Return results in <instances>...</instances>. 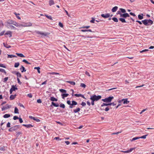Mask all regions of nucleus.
Masks as SVG:
<instances>
[{
    "instance_id": "f3484780",
    "label": "nucleus",
    "mask_w": 154,
    "mask_h": 154,
    "mask_svg": "<svg viewBox=\"0 0 154 154\" xmlns=\"http://www.w3.org/2000/svg\"><path fill=\"white\" fill-rule=\"evenodd\" d=\"M12 23H13L12 24L14 25L15 26H16L17 27L20 26V24H18L16 22L14 21Z\"/></svg>"
},
{
    "instance_id": "aec40b11",
    "label": "nucleus",
    "mask_w": 154,
    "mask_h": 154,
    "mask_svg": "<svg viewBox=\"0 0 154 154\" xmlns=\"http://www.w3.org/2000/svg\"><path fill=\"white\" fill-rule=\"evenodd\" d=\"M50 100L52 101H57L58 100L57 99L54 97H51Z\"/></svg>"
},
{
    "instance_id": "f257e3e1",
    "label": "nucleus",
    "mask_w": 154,
    "mask_h": 154,
    "mask_svg": "<svg viewBox=\"0 0 154 154\" xmlns=\"http://www.w3.org/2000/svg\"><path fill=\"white\" fill-rule=\"evenodd\" d=\"M142 22L146 26L152 25L153 23V21L150 19H145L142 20Z\"/></svg>"
},
{
    "instance_id": "79ce46f5",
    "label": "nucleus",
    "mask_w": 154,
    "mask_h": 154,
    "mask_svg": "<svg viewBox=\"0 0 154 154\" xmlns=\"http://www.w3.org/2000/svg\"><path fill=\"white\" fill-rule=\"evenodd\" d=\"M34 69H37L38 72L39 73H40V68L39 67H35L34 68Z\"/></svg>"
},
{
    "instance_id": "bb28decb",
    "label": "nucleus",
    "mask_w": 154,
    "mask_h": 154,
    "mask_svg": "<svg viewBox=\"0 0 154 154\" xmlns=\"http://www.w3.org/2000/svg\"><path fill=\"white\" fill-rule=\"evenodd\" d=\"M66 82L73 85H75V82L73 81H67Z\"/></svg>"
},
{
    "instance_id": "a878e982",
    "label": "nucleus",
    "mask_w": 154,
    "mask_h": 154,
    "mask_svg": "<svg viewBox=\"0 0 154 154\" xmlns=\"http://www.w3.org/2000/svg\"><path fill=\"white\" fill-rule=\"evenodd\" d=\"M80 109L79 108H78L76 109H74L73 110V112L75 113H76L80 111Z\"/></svg>"
},
{
    "instance_id": "39448f33",
    "label": "nucleus",
    "mask_w": 154,
    "mask_h": 154,
    "mask_svg": "<svg viewBox=\"0 0 154 154\" xmlns=\"http://www.w3.org/2000/svg\"><path fill=\"white\" fill-rule=\"evenodd\" d=\"M32 23L30 22H28L27 23H22L20 24V26L23 27H29L32 26Z\"/></svg>"
},
{
    "instance_id": "9d476101",
    "label": "nucleus",
    "mask_w": 154,
    "mask_h": 154,
    "mask_svg": "<svg viewBox=\"0 0 154 154\" xmlns=\"http://www.w3.org/2000/svg\"><path fill=\"white\" fill-rule=\"evenodd\" d=\"M135 149V147L132 148H130L129 149L127 150V151H121V152H124L125 153H128L131 152L133 150Z\"/></svg>"
},
{
    "instance_id": "393cba45",
    "label": "nucleus",
    "mask_w": 154,
    "mask_h": 154,
    "mask_svg": "<svg viewBox=\"0 0 154 154\" xmlns=\"http://www.w3.org/2000/svg\"><path fill=\"white\" fill-rule=\"evenodd\" d=\"M69 95L68 94H61L62 98L63 99H64L65 97H67Z\"/></svg>"
},
{
    "instance_id": "f03ea898",
    "label": "nucleus",
    "mask_w": 154,
    "mask_h": 154,
    "mask_svg": "<svg viewBox=\"0 0 154 154\" xmlns=\"http://www.w3.org/2000/svg\"><path fill=\"white\" fill-rule=\"evenodd\" d=\"M101 97L100 95L96 96L95 95H92L91 96L90 99L95 101H97L100 99Z\"/></svg>"
},
{
    "instance_id": "20e7f679",
    "label": "nucleus",
    "mask_w": 154,
    "mask_h": 154,
    "mask_svg": "<svg viewBox=\"0 0 154 154\" xmlns=\"http://www.w3.org/2000/svg\"><path fill=\"white\" fill-rule=\"evenodd\" d=\"M72 103H71V102L70 100H67L66 102L67 104L69 105V108H73L74 105H76L77 104V102L74 100L72 101Z\"/></svg>"
},
{
    "instance_id": "2f4dec72",
    "label": "nucleus",
    "mask_w": 154,
    "mask_h": 154,
    "mask_svg": "<svg viewBox=\"0 0 154 154\" xmlns=\"http://www.w3.org/2000/svg\"><path fill=\"white\" fill-rule=\"evenodd\" d=\"M11 116L9 114H5L3 116V117L5 118H7L10 117Z\"/></svg>"
},
{
    "instance_id": "e433bc0d",
    "label": "nucleus",
    "mask_w": 154,
    "mask_h": 154,
    "mask_svg": "<svg viewBox=\"0 0 154 154\" xmlns=\"http://www.w3.org/2000/svg\"><path fill=\"white\" fill-rule=\"evenodd\" d=\"M14 14L16 16V17L18 18V19L19 20L21 19L20 17L19 16L20 14H17L16 12H14Z\"/></svg>"
},
{
    "instance_id": "6e6d98bb",
    "label": "nucleus",
    "mask_w": 154,
    "mask_h": 154,
    "mask_svg": "<svg viewBox=\"0 0 154 154\" xmlns=\"http://www.w3.org/2000/svg\"><path fill=\"white\" fill-rule=\"evenodd\" d=\"M108 106V103H103L101 105V106Z\"/></svg>"
},
{
    "instance_id": "473e14b6",
    "label": "nucleus",
    "mask_w": 154,
    "mask_h": 154,
    "mask_svg": "<svg viewBox=\"0 0 154 154\" xmlns=\"http://www.w3.org/2000/svg\"><path fill=\"white\" fill-rule=\"evenodd\" d=\"M16 54L19 57H25V56L22 54L16 53Z\"/></svg>"
},
{
    "instance_id": "bf43d9fd",
    "label": "nucleus",
    "mask_w": 154,
    "mask_h": 154,
    "mask_svg": "<svg viewBox=\"0 0 154 154\" xmlns=\"http://www.w3.org/2000/svg\"><path fill=\"white\" fill-rule=\"evenodd\" d=\"M8 77H5L4 79L3 82H6L8 80Z\"/></svg>"
},
{
    "instance_id": "09e8293b",
    "label": "nucleus",
    "mask_w": 154,
    "mask_h": 154,
    "mask_svg": "<svg viewBox=\"0 0 154 154\" xmlns=\"http://www.w3.org/2000/svg\"><path fill=\"white\" fill-rule=\"evenodd\" d=\"M23 62L25 63L28 64H30L31 63H29L26 60L24 59L23 60Z\"/></svg>"
},
{
    "instance_id": "f8f14e48",
    "label": "nucleus",
    "mask_w": 154,
    "mask_h": 154,
    "mask_svg": "<svg viewBox=\"0 0 154 154\" xmlns=\"http://www.w3.org/2000/svg\"><path fill=\"white\" fill-rule=\"evenodd\" d=\"M101 16L102 17L105 18H107L109 17L110 16V15L109 13H107L106 14H103L101 15Z\"/></svg>"
},
{
    "instance_id": "774afa93",
    "label": "nucleus",
    "mask_w": 154,
    "mask_h": 154,
    "mask_svg": "<svg viewBox=\"0 0 154 154\" xmlns=\"http://www.w3.org/2000/svg\"><path fill=\"white\" fill-rule=\"evenodd\" d=\"M19 122L20 123H22L23 122V121L21 118H19Z\"/></svg>"
},
{
    "instance_id": "cd10ccee",
    "label": "nucleus",
    "mask_w": 154,
    "mask_h": 154,
    "mask_svg": "<svg viewBox=\"0 0 154 154\" xmlns=\"http://www.w3.org/2000/svg\"><path fill=\"white\" fill-rule=\"evenodd\" d=\"M20 70L21 71V72H26V70L24 66H21V67L20 68Z\"/></svg>"
},
{
    "instance_id": "a211bd4d",
    "label": "nucleus",
    "mask_w": 154,
    "mask_h": 154,
    "mask_svg": "<svg viewBox=\"0 0 154 154\" xmlns=\"http://www.w3.org/2000/svg\"><path fill=\"white\" fill-rule=\"evenodd\" d=\"M74 96L76 97H81L84 98H85V97L84 95L81 94H75Z\"/></svg>"
},
{
    "instance_id": "4468645a",
    "label": "nucleus",
    "mask_w": 154,
    "mask_h": 154,
    "mask_svg": "<svg viewBox=\"0 0 154 154\" xmlns=\"http://www.w3.org/2000/svg\"><path fill=\"white\" fill-rule=\"evenodd\" d=\"M52 105L56 107H58L59 106V105L57 103H55L53 102H52L51 104V106H52Z\"/></svg>"
},
{
    "instance_id": "0eeeda50",
    "label": "nucleus",
    "mask_w": 154,
    "mask_h": 154,
    "mask_svg": "<svg viewBox=\"0 0 154 154\" xmlns=\"http://www.w3.org/2000/svg\"><path fill=\"white\" fill-rule=\"evenodd\" d=\"M19 128L18 125H15L10 128L8 131L10 132L15 131Z\"/></svg>"
},
{
    "instance_id": "58836bf2",
    "label": "nucleus",
    "mask_w": 154,
    "mask_h": 154,
    "mask_svg": "<svg viewBox=\"0 0 154 154\" xmlns=\"http://www.w3.org/2000/svg\"><path fill=\"white\" fill-rule=\"evenodd\" d=\"M20 65L19 62L15 63L14 64V67L15 68L18 67Z\"/></svg>"
},
{
    "instance_id": "37998d69",
    "label": "nucleus",
    "mask_w": 154,
    "mask_h": 154,
    "mask_svg": "<svg viewBox=\"0 0 154 154\" xmlns=\"http://www.w3.org/2000/svg\"><path fill=\"white\" fill-rule=\"evenodd\" d=\"M45 16L48 19H50V20H53L52 18V17L51 16H48V15H45Z\"/></svg>"
},
{
    "instance_id": "69168bd1",
    "label": "nucleus",
    "mask_w": 154,
    "mask_h": 154,
    "mask_svg": "<svg viewBox=\"0 0 154 154\" xmlns=\"http://www.w3.org/2000/svg\"><path fill=\"white\" fill-rule=\"evenodd\" d=\"M17 81H18V83L19 84H21L22 83L20 82L19 79V78H17Z\"/></svg>"
},
{
    "instance_id": "7c9ffc66",
    "label": "nucleus",
    "mask_w": 154,
    "mask_h": 154,
    "mask_svg": "<svg viewBox=\"0 0 154 154\" xmlns=\"http://www.w3.org/2000/svg\"><path fill=\"white\" fill-rule=\"evenodd\" d=\"M49 5L50 6L54 5V3L53 0H50L49 2Z\"/></svg>"
},
{
    "instance_id": "de8ad7c7",
    "label": "nucleus",
    "mask_w": 154,
    "mask_h": 154,
    "mask_svg": "<svg viewBox=\"0 0 154 154\" xmlns=\"http://www.w3.org/2000/svg\"><path fill=\"white\" fill-rule=\"evenodd\" d=\"M59 106L60 107L63 109L65 107V105L63 103L60 104Z\"/></svg>"
},
{
    "instance_id": "4be33fe9",
    "label": "nucleus",
    "mask_w": 154,
    "mask_h": 154,
    "mask_svg": "<svg viewBox=\"0 0 154 154\" xmlns=\"http://www.w3.org/2000/svg\"><path fill=\"white\" fill-rule=\"evenodd\" d=\"M118 8V7L117 6H115L112 9V11L113 12H115L116 11L117 9Z\"/></svg>"
},
{
    "instance_id": "680f3d73",
    "label": "nucleus",
    "mask_w": 154,
    "mask_h": 154,
    "mask_svg": "<svg viewBox=\"0 0 154 154\" xmlns=\"http://www.w3.org/2000/svg\"><path fill=\"white\" fill-rule=\"evenodd\" d=\"M4 26V24L2 21L0 22V27H3Z\"/></svg>"
},
{
    "instance_id": "412c9836",
    "label": "nucleus",
    "mask_w": 154,
    "mask_h": 154,
    "mask_svg": "<svg viewBox=\"0 0 154 154\" xmlns=\"http://www.w3.org/2000/svg\"><path fill=\"white\" fill-rule=\"evenodd\" d=\"M3 45L5 47L7 48H11V47L10 45H9L8 44L5 43H3Z\"/></svg>"
},
{
    "instance_id": "5fc2aeb1",
    "label": "nucleus",
    "mask_w": 154,
    "mask_h": 154,
    "mask_svg": "<svg viewBox=\"0 0 154 154\" xmlns=\"http://www.w3.org/2000/svg\"><path fill=\"white\" fill-rule=\"evenodd\" d=\"M95 21V19L94 18H92V20L90 21V22L92 23H94Z\"/></svg>"
},
{
    "instance_id": "49530a36",
    "label": "nucleus",
    "mask_w": 154,
    "mask_h": 154,
    "mask_svg": "<svg viewBox=\"0 0 154 154\" xmlns=\"http://www.w3.org/2000/svg\"><path fill=\"white\" fill-rule=\"evenodd\" d=\"M59 91L62 93H66V90L63 89H60Z\"/></svg>"
},
{
    "instance_id": "9b49d317",
    "label": "nucleus",
    "mask_w": 154,
    "mask_h": 154,
    "mask_svg": "<svg viewBox=\"0 0 154 154\" xmlns=\"http://www.w3.org/2000/svg\"><path fill=\"white\" fill-rule=\"evenodd\" d=\"M11 106L7 104L5 106H4L2 108V111H4L5 110L7 109L10 108Z\"/></svg>"
},
{
    "instance_id": "f704fd0d",
    "label": "nucleus",
    "mask_w": 154,
    "mask_h": 154,
    "mask_svg": "<svg viewBox=\"0 0 154 154\" xmlns=\"http://www.w3.org/2000/svg\"><path fill=\"white\" fill-rule=\"evenodd\" d=\"M14 21H12L11 20H9L6 22V23L7 25L8 24H12L13 22Z\"/></svg>"
},
{
    "instance_id": "603ef678",
    "label": "nucleus",
    "mask_w": 154,
    "mask_h": 154,
    "mask_svg": "<svg viewBox=\"0 0 154 154\" xmlns=\"http://www.w3.org/2000/svg\"><path fill=\"white\" fill-rule=\"evenodd\" d=\"M0 70H1L0 72L4 73L5 74L6 73V71L4 69L1 68Z\"/></svg>"
},
{
    "instance_id": "052dcab7",
    "label": "nucleus",
    "mask_w": 154,
    "mask_h": 154,
    "mask_svg": "<svg viewBox=\"0 0 154 154\" xmlns=\"http://www.w3.org/2000/svg\"><path fill=\"white\" fill-rule=\"evenodd\" d=\"M33 120L35 121H36L38 122H40V120L39 119H38L37 118H35V119H34Z\"/></svg>"
},
{
    "instance_id": "c03bdc74",
    "label": "nucleus",
    "mask_w": 154,
    "mask_h": 154,
    "mask_svg": "<svg viewBox=\"0 0 154 154\" xmlns=\"http://www.w3.org/2000/svg\"><path fill=\"white\" fill-rule=\"evenodd\" d=\"M80 86L81 87L85 88L86 87V85L85 84L83 83H81L80 84Z\"/></svg>"
},
{
    "instance_id": "72a5a7b5",
    "label": "nucleus",
    "mask_w": 154,
    "mask_h": 154,
    "mask_svg": "<svg viewBox=\"0 0 154 154\" xmlns=\"http://www.w3.org/2000/svg\"><path fill=\"white\" fill-rule=\"evenodd\" d=\"M119 10L120 11H119L120 12H121V13H125L126 12L125 10V9H123V8H120L119 9Z\"/></svg>"
},
{
    "instance_id": "dca6fc26",
    "label": "nucleus",
    "mask_w": 154,
    "mask_h": 154,
    "mask_svg": "<svg viewBox=\"0 0 154 154\" xmlns=\"http://www.w3.org/2000/svg\"><path fill=\"white\" fill-rule=\"evenodd\" d=\"M22 125L23 126H25L27 128H30L32 127L33 126V125L30 124L28 125L23 124Z\"/></svg>"
},
{
    "instance_id": "c9c22d12",
    "label": "nucleus",
    "mask_w": 154,
    "mask_h": 154,
    "mask_svg": "<svg viewBox=\"0 0 154 154\" xmlns=\"http://www.w3.org/2000/svg\"><path fill=\"white\" fill-rule=\"evenodd\" d=\"M14 112L15 113H16V114L19 113V110H18V109L16 107H15L14 109Z\"/></svg>"
},
{
    "instance_id": "b1692460",
    "label": "nucleus",
    "mask_w": 154,
    "mask_h": 154,
    "mask_svg": "<svg viewBox=\"0 0 154 154\" xmlns=\"http://www.w3.org/2000/svg\"><path fill=\"white\" fill-rule=\"evenodd\" d=\"M138 17L139 20H142L143 18V14H139L138 15Z\"/></svg>"
},
{
    "instance_id": "c756f323",
    "label": "nucleus",
    "mask_w": 154,
    "mask_h": 154,
    "mask_svg": "<svg viewBox=\"0 0 154 154\" xmlns=\"http://www.w3.org/2000/svg\"><path fill=\"white\" fill-rule=\"evenodd\" d=\"M80 36L81 37H82L83 38H92V37L90 36H87V35H81Z\"/></svg>"
},
{
    "instance_id": "8fccbe9b",
    "label": "nucleus",
    "mask_w": 154,
    "mask_h": 154,
    "mask_svg": "<svg viewBox=\"0 0 154 154\" xmlns=\"http://www.w3.org/2000/svg\"><path fill=\"white\" fill-rule=\"evenodd\" d=\"M147 136V135H144L142 136L139 137V138H140L145 139Z\"/></svg>"
},
{
    "instance_id": "a19ab883",
    "label": "nucleus",
    "mask_w": 154,
    "mask_h": 154,
    "mask_svg": "<svg viewBox=\"0 0 154 154\" xmlns=\"http://www.w3.org/2000/svg\"><path fill=\"white\" fill-rule=\"evenodd\" d=\"M139 139H140L139 137H136L133 138L132 139H131V141H132L137 140Z\"/></svg>"
},
{
    "instance_id": "ea45409f",
    "label": "nucleus",
    "mask_w": 154,
    "mask_h": 154,
    "mask_svg": "<svg viewBox=\"0 0 154 154\" xmlns=\"http://www.w3.org/2000/svg\"><path fill=\"white\" fill-rule=\"evenodd\" d=\"M16 57V56L13 55H8V58Z\"/></svg>"
},
{
    "instance_id": "1a4fd4ad",
    "label": "nucleus",
    "mask_w": 154,
    "mask_h": 154,
    "mask_svg": "<svg viewBox=\"0 0 154 154\" xmlns=\"http://www.w3.org/2000/svg\"><path fill=\"white\" fill-rule=\"evenodd\" d=\"M16 85H13L11 86V88L10 90V94H11L13 91H15L16 90H17V87H15Z\"/></svg>"
},
{
    "instance_id": "e2e57ef3",
    "label": "nucleus",
    "mask_w": 154,
    "mask_h": 154,
    "mask_svg": "<svg viewBox=\"0 0 154 154\" xmlns=\"http://www.w3.org/2000/svg\"><path fill=\"white\" fill-rule=\"evenodd\" d=\"M59 25L61 27H63V24L60 22H59Z\"/></svg>"
},
{
    "instance_id": "338daca9",
    "label": "nucleus",
    "mask_w": 154,
    "mask_h": 154,
    "mask_svg": "<svg viewBox=\"0 0 154 154\" xmlns=\"http://www.w3.org/2000/svg\"><path fill=\"white\" fill-rule=\"evenodd\" d=\"M37 102L38 103H41L42 102L40 99H38L37 100Z\"/></svg>"
},
{
    "instance_id": "a18cd8bd",
    "label": "nucleus",
    "mask_w": 154,
    "mask_h": 154,
    "mask_svg": "<svg viewBox=\"0 0 154 154\" xmlns=\"http://www.w3.org/2000/svg\"><path fill=\"white\" fill-rule=\"evenodd\" d=\"M112 19L114 22H117L118 21V19L116 17H113Z\"/></svg>"
},
{
    "instance_id": "864d4df0",
    "label": "nucleus",
    "mask_w": 154,
    "mask_h": 154,
    "mask_svg": "<svg viewBox=\"0 0 154 154\" xmlns=\"http://www.w3.org/2000/svg\"><path fill=\"white\" fill-rule=\"evenodd\" d=\"M90 27V26H82L81 28H82V29H84V28L88 29Z\"/></svg>"
},
{
    "instance_id": "13d9d810",
    "label": "nucleus",
    "mask_w": 154,
    "mask_h": 154,
    "mask_svg": "<svg viewBox=\"0 0 154 154\" xmlns=\"http://www.w3.org/2000/svg\"><path fill=\"white\" fill-rule=\"evenodd\" d=\"M19 118V117L17 116H14L13 119L14 120H16L17 119H18Z\"/></svg>"
},
{
    "instance_id": "c85d7f7f",
    "label": "nucleus",
    "mask_w": 154,
    "mask_h": 154,
    "mask_svg": "<svg viewBox=\"0 0 154 154\" xmlns=\"http://www.w3.org/2000/svg\"><path fill=\"white\" fill-rule=\"evenodd\" d=\"M16 96V94H15L14 95H11L10 97V100H14Z\"/></svg>"
},
{
    "instance_id": "423d86ee",
    "label": "nucleus",
    "mask_w": 154,
    "mask_h": 154,
    "mask_svg": "<svg viewBox=\"0 0 154 154\" xmlns=\"http://www.w3.org/2000/svg\"><path fill=\"white\" fill-rule=\"evenodd\" d=\"M113 98V97H109L104 99H102V100L105 102L108 103L110 102Z\"/></svg>"
},
{
    "instance_id": "6ab92c4d",
    "label": "nucleus",
    "mask_w": 154,
    "mask_h": 154,
    "mask_svg": "<svg viewBox=\"0 0 154 154\" xmlns=\"http://www.w3.org/2000/svg\"><path fill=\"white\" fill-rule=\"evenodd\" d=\"M14 73L17 75V78H20L21 77V74L18 72H14Z\"/></svg>"
},
{
    "instance_id": "4d7b16f0",
    "label": "nucleus",
    "mask_w": 154,
    "mask_h": 154,
    "mask_svg": "<svg viewBox=\"0 0 154 154\" xmlns=\"http://www.w3.org/2000/svg\"><path fill=\"white\" fill-rule=\"evenodd\" d=\"M0 67H2L4 68H6V67L5 65H4L2 63H0Z\"/></svg>"
},
{
    "instance_id": "0e129e2a",
    "label": "nucleus",
    "mask_w": 154,
    "mask_h": 154,
    "mask_svg": "<svg viewBox=\"0 0 154 154\" xmlns=\"http://www.w3.org/2000/svg\"><path fill=\"white\" fill-rule=\"evenodd\" d=\"M81 104L82 106H86V103L85 102H82Z\"/></svg>"
},
{
    "instance_id": "5701e85b",
    "label": "nucleus",
    "mask_w": 154,
    "mask_h": 154,
    "mask_svg": "<svg viewBox=\"0 0 154 154\" xmlns=\"http://www.w3.org/2000/svg\"><path fill=\"white\" fill-rule=\"evenodd\" d=\"M119 20L122 23H126V22L125 20V19L122 17L119 18Z\"/></svg>"
},
{
    "instance_id": "6e6552de",
    "label": "nucleus",
    "mask_w": 154,
    "mask_h": 154,
    "mask_svg": "<svg viewBox=\"0 0 154 154\" xmlns=\"http://www.w3.org/2000/svg\"><path fill=\"white\" fill-rule=\"evenodd\" d=\"M35 32L37 34H40L42 35H43L44 36H46L47 35L49 34L48 33H44L38 31H35Z\"/></svg>"
},
{
    "instance_id": "4c0bfd02",
    "label": "nucleus",
    "mask_w": 154,
    "mask_h": 154,
    "mask_svg": "<svg viewBox=\"0 0 154 154\" xmlns=\"http://www.w3.org/2000/svg\"><path fill=\"white\" fill-rule=\"evenodd\" d=\"M7 27H8V28H9V27L11 29H16V28L12 25H10L9 27H8V25H6Z\"/></svg>"
},
{
    "instance_id": "ddd939ff",
    "label": "nucleus",
    "mask_w": 154,
    "mask_h": 154,
    "mask_svg": "<svg viewBox=\"0 0 154 154\" xmlns=\"http://www.w3.org/2000/svg\"><path fill=\"white\" fill-rule=\"evenodd\" d=\"M121 101H123V103L124 104H128L129 103V101L128 100V99L126 98V99H122Z\"/></svg>"
},
{
    "instance_id": "3c124183",
    "label": "nucleus",
    "mask_w": 154,
    "mask_h": 154,
    "mask_svg": "<svg viewBox=\"0 0 154 154\" xmlns=\"http://www.w3.org/2000/svg\"><path fill=\"white\" fill-rule=\"evenodd\" d=\"M149 51V50L148 49H144V50H143L142 51H140V52L141 53H143V52L148 51Z\"/></svg>"
},
{
    "instance_id": "2eb2a0df",
    "label": "nucleus",
    "mask_w": 154,
    "mask_h": 154,
    "mask_svg": "<svg viewBox=\"0 0 154 154\" xmlns=\"http://www.w3.org/2000/svg\"><path fill=\"white\" fill-rule=\"evenodd\" d=\"M5 35H9V37H11L12 36V32L11 31H8L5 33Z\"/></svg>"
},
{
    "instance_id": "7ed1b4c3",
    "label": "nucleus",
    "mask_w": 154,
    "mask_h": 154,
    "mask_svg": "<svg viewBox=\"0 0 154 154\" xmlns=\"http://www.w3.org/2000/svg\"><path fill=\"white\" fill-rule=\"evenodd\" d=\"M116 14H120V17H122L125 19L127 17H129L130 16L129 14L128 13H125L122 14L121 13V12H120L119 11H118Z\"/></svg>"
}]
</instances>
